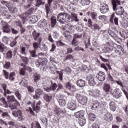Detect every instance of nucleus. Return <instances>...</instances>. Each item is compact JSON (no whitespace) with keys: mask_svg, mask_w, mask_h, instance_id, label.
Wrapping results in <instances>:
<instances>
[{"mask_svg":"<svg viewBox=\"0 0 128 128\" xmlns=\"http://www.w3.org/2000/svg\"><path fill=\"white\" fill-rule=\"evenodd\" d=\"M76 98L78 100V102L82 106H86V104H88V97L86 96L80 95V94H77L76 95Z\"/></svg>","mask_w":128,"mask_h":128,"instance_id":"20e7f679","label":"nucleus"},{"mask_svg":"<svg viewBox=\"0 0 128 128\" xmlns=\"http://www.w3.org/2000/svg\"><path fill=\"white\" fill-rule=\"evenodd\" d=\"M10 108L12 110H16V108H18V106L16 104L10 105Z\"/></svg>","mask_w":128,"mask_h":128,"instance_id":"680f3d73","label":"nucleus"},{"mask_svg":"<svg viewBox=\"0 0 128 128\" xmlns=\"http://www.w3.org/2000/svg\"><path fill=\"white\" fill-rule=\"evenodd\" d=\"M51 24H56V17L52 16L51 18Z\"/></svg>","mask_w":128,"mask_h":128,"instance_id":"6e6d98bb","label":"nucleus"},{"mask_svg":"<svg viewBox=\"0 0 128 128\" xmlns=\"http://www.w3.org/2000/svg\"><path fill=\"white\" fill-rule=\"evenodd\" d=\"M20 76H24L26 74V68H22L20 70Z\"/></svg>","mask_w":128,"mask_h":128,"instance_id":"0e129e2a","label":"nucleus"},{"mask_svg":"<svg viewBox=\"0 0 128 128\" xmlns=\"http://www.w3.org/2000/svg\"><path fill=\"white\" fill-rule=\"evenodd\" d=\"M3 32L5 34H10V26L9 25H6L3 27Z\"/></svg>","mask_w":128,"mask_h":128,"instance_id":"cd10ccee","label":"nucleus"},{"mask_svg":"<svg viewBox=\"0 0 128 128\" xmlns=\"http://www.w3.org/2000/svg\"><path fill=\"white\" fill-rule=\"evenodd\" d=\"M40 80V75L36 74L34 75V82H38Z\"/></svg>","mask_w":128,"mask_h":128,"instance_id":"ea45409f","label":"nucleus"},{"mask_svg":"<svg viewBox=\"0 0 128 128\" xmlns=\"http://www.w3.org/2000/svg\"><path fill=\"white\" fill-rule=\"evenodd\" d=\"M40 102H38L36 106L33 107V110L34 112H36L38 114V112H40Z\"/></svg>","mask_w":128,"mask_h":128,"instance_id":"a878e982","label":"nucleus"},{"mask_svg":"<svg viewBox=\"0 0 128 128\" xmlns=\"http://www.w3.org/2000/svg\"><path fill=\"white\" fill-rule=\"evenodd\" d=\"M84 114H86L84 111H80L76 113L75 116L76 118L80 120L82 118H84Z\"/></svg>","mask_w":128,"mask_h":128,"instance_id":"6ab92c4d","label":"nucleus"},{"mask_svg":"<svg viewBox=\"0 0 128 128\" xmlns=\"http://www.w3.org/2000/svg\"><path fill=\"white\" fill-rule=\"evenodd\" d=\"M87 80H88V84L90 86H96V80H94V77L90 75L88 76Z\"/></svg>","mask_w":128,"mask_h":128,"instance_id":"1a4fd4ad","label":"nucleus"},{"mask_svg":"<svg viewBox=\"0 0 128 128\" xmlns=\"http://www.w3.org/2000/svg\"><path fill=\"white\" fill-rule=\"evenodd\" d=\"M56 99L58 100L60 106L64 107L66 106V101L64 99V96L62 94L57 95Z\"/></svg>","mask_w":128,"mask_h":128,"instance_id":"39448f33","label":"nucleus"},{"mask_svg":"<svg viewBox=\"0 0 128 128\" xmlns=\"http://www.w3.org/2000/svg\"><path fill=\"white\" fill-rule=\"evenodd\" d=\"M103 90L106 93L110 92V85L105 84Z\"/></svg>","mask_w":128,"mask_h":128,"instance_id":"c85d7f7f","label":"nucleus"},{"mask_svg":"<svg viewBox=\"0 0 128 128\" xmlns=\"http://www.w3.org/2000/svg\"><path fill=\"white\" fill-rule=\"evenodd\" d=\"M1 4H5L12 12H14V10H12V4L10 2H6V1H2Z\"/></svg>","mask_w":128,"mask_h":128,"instance_id":"f3484780","label":"nucleus"},{"mask_svg":"<svg viewBox=\"0 0 128 128\" xmlns=\"http://www.w3.org/2000/svg\"><path fill=\"white\" fill-rule=\"evenodd\" d=\"M4 76H5L6 80H10L14 81V76H16V73L14 72H11L10 74L6 70H4Z\"/></svg>","mask_w":128,"mask_h":128,"instance_id":"0eeeda50","label":"nucleus"},{"mask_svg":"<svg viewBox=\"0 0 128 128\" xmlns=\"http://www.w3.org/2000/svg\"><path fill=\"white\" fill-rule=\"evenodd\" d=\"M11 66H12V64H10V62H7L5 64L4 68L6 70H10V68Z\"/></svg>","mask_w":128,"mask_h":128,"instance_id":"864d4df0","label":"nucleus"},{"mask_svg":"<svg viewBox=\"0 0 128 128\" xmlns=\"http://www.w3.org/2000/svg\"><path fill=\"white\" fill-rule=\"evenodd\" d=\"M44 100L47 102H50L52 100V96L46 95L44 96Z\"/></svg>","mask_w":128,"mask_h":128,"instance_id":"49530a36","label":"nucleus"},{"mask_svg":"<svg viewBox=\"0 0 128 128\" xmlns=\"http://www.w3.org/2000/svg\"><path fill=\"white\" fill-rule=\"evenodd\" d=\"M72 18L74 22H80V19H78V15L74 13H72Z\"/></svg>","mask_w":128,"mask_h":128,"instance_id":"2f4dec72","label":"nucleus"},{"mask_svg":"<svg viewBox=\"0 0 128 128\" xmlns=\"http://www.w3.org/2000/svg\"><path fill=\"white\" fill-rule=\"evenodd\" d=\"M63 35L66 38V40H70L72 38V37L70 35V32L68 31L65 32L63 34Z\"/></svg>","mask_w":128,"mask_h":128,"instance_id":"b1692460","label":"nucleus"},{"mask_svg":"<svg viewBox=\"0 0 128 128\" xmlns=\"http://www.w3.org/2000/svg\"><path fill=\"white\" fill-rule=\"evenodd\" d=\"M38 26L40 28H48V22L44 19L42 20L39 22Z\"/></svg>","mask_w":128,"mask_h":128,"instance_id":"2eb2a0df","label":"nucleus"},{"mask_svg":"<svg viewBox=\"0 0 128 128\" xmlns=\"http://www.w3.org/2000/svg\"><path fill=\"white\" fill-rule=\"evenodd\" d=\"M12 116L14 118H18L20 122H24V120H26V116H24V112L21 110L13 111Z\"/></svg>","mask_w":128,"mask_h":128,"instance_id":"7ed1b4c3","label":"nucleus"},{"mask_svg":"<svg viewBox=\"0 0 128 128\" xmlns=\"http://www.w3.org/2000/svg\"><path fill=\"white\" fill-rule=\"evenodd\" d=\"M52 6L50 4H47L46 5V10L47 12V14L48 15V14H50V7Z\"/></svg>","mask_w":128,"mask_h":128,"instance_id":"3c124183","label":"nucleus"},{"mask_svg":"<svg viewBox=\"0 0 128 128\" xmlns=\"http://www.w3.org/2000/svg\"><path fill=\"white\" fill-rule=\"evenodd\" d=\"M39 61L41 65V68H42V66H46V64H48V59H46V58L39 59Z\"/></svg>","mask_w":128,"mask_h":128,"instance_id":"bb28decb","label":"nucleus"},{"mask_svg":"<svg viewBox=\"0 0 128 128\" xmlns=\"http://www.w3.org/2000/svg\"><path fill=\"white\" fill-rule=\"evenodd\" d=\"M77 86H79V88H84V86H86V81L82 80H78L77 82Z\"/></svg>","mask_w":128,"mask_h":128,"instance_id":"393cba45","label":"nucleus"},{"mask_svg":"<svg viewBox=\"0 0 128 128\" xmlns=\"http://www.w3.org/2000/svg\"><path fill=\"white\" fill-rule=\"evenodd\" d=\"M88 94L90 96H94V98H100L102 96V94H100V91L98 90L89 91Z\"/></svg>","mask_w":128,"mask_h":128,"instance_id":"9d476101","label":"nucleus"},{"mask_svg":"<svg viewBox=\"0 0 128 128\" xmlns=\"http://www.w3.org/2000/svg\"><path fill=\"white\" fill-rule=\"evenodd\" d=\"M28 80L24 78L22 80L21 82H20V84L22 86H24V88H28Z\"/></svg>","mask_w":128,"mask_h":128,"instance_id":"e433bc0d","label":"nucleus"},{"mask_svg":"<svg viewBox=\"0 0 128 128\" xmlns=\"http://www.w3.org/2000/svg\"><path fill=\"white\" fill-rule=\"evenodd\" d=\"M104 120H106V122H112V120L114 119L112 118V115L110 113H107L104 116Z\"/></svg>","mask_w":128,"mask_h":128,"instance_id":"dca6fc26","label":"nucleus"},{"mask_svg":"<svg viewBox=\"0 0 128 128\" xmlns=\"http://www.w3.org/2000/svg\"><path fill=\"white\" fill-rule=\"evenodd\" d=\"M109 106L110 110H112V112H116V102L112 101H110Z\"/></svg>","mask_w":128,"mask_h":128,"instance_id":"412c9836","label":"nucleus"},{"mask_svg":"<svg viewBox=\"0 0 128 128\" xmlns=\"http://www.w3.org/2000/svg\"><path fill=\"white\" fill-rule=\"evenodd\" d=\"M88 118L91 122H95L96 117V114H94V113H90L88 116Z\"/></svg>","mask_w":128,"mask_h":128,"instance_id":"7c9ffc66","label":"nucleus"},{"mask_svg":"<svg viewBox=\"0 0 128 128\" xmlns=\"http://www.w3.org/2000/svg\"><path fill=\"white\" fill-rule=\"evenodd\" d=\"M33 48H34V50H38V49L40 48V44L36 42H34L33 44Z\"/></svg>","mask_w":128,"mask_h":128,"instance_id":"8fccbe9b","label":"nucleus"},{"mask_svg":"<svg viewBox=\"0 0 128 128\" xmlns=\"http://www.w3.org/2000/svg\"><path fill=\"white\" fill-rule=\"evenodd\" d=\"M68 108L70 110H76V104L74 101H72L71 102H69L68 103Z\"/></svg>","mask_w":128,"mask_h":128,"instance_id":"f8f14e48","label":"nucleus"},{"mask_svg":"<svg viewBox=\"0 0 128 128\" xmlns=\"http://www.w3.org/2000/svg\"><path fill=\"white\" fill-rule=\"evenodd\" d=\"M100 108V104L98 102V101H95L93 106H92V110H99Z\"/></svg>","mask_w":128,"mask_h":128,"instance_id":"a211bd4d","label":"nucleus"},{"mask_svg":"<svg viewBox=\"0 0 128 128\" xmlns=\"http://www.w3.org/2000/svg\"><path fill=\"white\" fill-rule=\"evenodd\" d=\"M36 50H34L30 52L32 58H37L38 56H36Z\"/></svg>","mask_w":128,"mask_h":128,"instance_id":"bf43d9fd","label":"nucleus"},{"mask_svg":"<svg viewBox=\"0 0 128 128\" xmlns=\"http://www.w3.org/2000/svg\"><path fill=\"white\" fill-rule=\"evenodd\" d=\"M2 41L4 42V44H8V42H10V39H8V37L5 36L4 37Z\"/></svg>","mask_w":128,"mask_h":128,"instance_id":"052dcab7","label":"nucleus"},{"mask_svg":"<svg viewBox=\"0 0 128 128\" xmlns=\"http://www.w3.org/2000/svg\"><path fill=\"white\" fill-rule=\"evenodd\" d=\"M122 94V91L119 88H117L114 90L112 96L115 98H120Z\"/></svg>","mask_w":128,"mask_h":128,"instance_id":"9b49d317","label":"nucleus"},{"mask_svg":"<svg viewBox=\"0 0 128 128\" xmlns=\"http://www.w3.org/2000/svg\"><path fill=\"white\" fill-rule=\"evenodd\" d=\"M54 112L57 114V116H60V114H62L63 112L62 110L58 107L55 108Z\"/></svg>","mask_w":128,"mask_h":128,"instance_id":"79ce46f5","label":"nucleus"},{"mask_svg":"<svg viewBox=\"0 0 128 128\" xmlns=\"http://www.w3.org/2000/svg\"><path fill=\"white\" fill-rule=\"evenodd\" d=\"M57 74L59 75L60 80L61 82H62L64 80V73L62 72L57 71Z\"/></svg>","mask_w":128,"mask_h":128,"instance_id":"de8ad7c7","label":"nucleus"},{"mask_svg":"<svg viewBox=\"0 0 128 128\" xmlns=\"http://www.w3.org/2000/svg\"><path fill=\"white\" fill-rule=\"evenodd\" d=\"M126 32H124V31H122L120 32L121 36L123 38H124V39L126 38Z\"/></svg>","mask_w":128,"mask_h":128,"instance_id":"e2e57ef3","label":"nucleus"},{"mask_svg":"<svg viewBox=\"0 0 128 128\" xmlns=\"http://www.w3.org/2000/svg\"><path fill=\"white\" fill-rule=\"evenodd\" d=\"M66 87L68 90H70L71 92H74V90H76V86L72 84L70 82L67 83L66 84Z\"/></svg>","mask_w":128,"mask_h":128,"instance_id":"5701e85b","label":"nucleus"},{"mask_svg":"<svg viewBox=\"0 0 128 128\" xmlns=\"http://www.w3.org/2000/svg\"><path fill=\"white\" fill-rule=\"evenodd\" d=\"M40 46H42H42L40 47V50H42V52H48V46H46V44L42 42Z\"/></svg>","mask_w":128,"mask_h":128,"instance_id":"c756f323","label":"nucleus"},{"mask_svg":"<svg viewBox=\"0 0 128 128\" xmlns=\"http://www.w3.org/2000/svg\"><path fill=\"white\" fill-rule=\"evenodd\" d=\"M15 96H16V97L19 100H22V95L20 94V93L18 91H16L15 94Z\"/></svg>","mask_w":128,"mask_h":128,"instance_id":"603ef678","label":"nucleus"},{"mask_svg":"<svg viewBox=\"0 0 128 128\" xmlns=\"http://www.w3.org/2000/svg\"><path fill=\"white\" fill-rule=\"evenodd\" d=\"M30 20L32 24H36L38 22V17L36 16H32L30 18Z\"/></svg>","mask_w":128,"mask_h":128,"instance_id":"4c0bfd02","label":"nucleus"},{"mask_svg":"<svg viewBox=\"0 0 128 128\" xmlns=\"http://www.w3.org/2000/svg\"><path fill=\"white\" fill-rule=\"evenodd\" d=\"M12 52L11 50L8 51L6 53V58H8V60H12Z\"/></svg>","mask_w":128,"mask_h":128,"instance_id":"37998d69","label":"nucleus"},{"mask_svg":"<svg viewBox=\"0 0 128 128\" xmlns=\"http://www.w3.org/2000/svg\"><path fill=\"white\" fill-rule=\"evenodd\" d=\"M28 4L24 6V8L28 10V8H31L34 4V0H28Z\"/></svg>","mask_w":128,"mask_h":128,"instance_id":"72a5a7b5","label":"nucleus"},{"mask_svg":"<svg viewBox=\"0 0 128 128\" xmlns=\"http://www.w3.org/2000/svg\"><path fill=\"white\" fill-rule=\"evenodd\" d=\"M26 49L24 47H22L21 48V50H20V54H22L23 56H26Z\"/></svg>","mask_w":128,"mask_h":128,"instance_id":"09e8293b","label":"nucleus"},{"mask_svg":"<svg viewBox=\"0 0 128 128\" xmlns=\"http://www.w3.org/2000/svg\"><path fill=\"white\" fill-rule=\"evenodd\" d=\"M82 38V34H76L74 35V40H78V38Z\"/></svg>","mask_w":128,"mask_h":128,"instance_id":"69168bd1","label":"nucleus"},{"mask_svg":"<svg viewBox=\"0 0 128 128\" xmlns=\"http://www.w3.org/2000/svg\"><path fill=\"white\" fill-rule=\"evenodd\" d=\"M100 11L102 14H108V12H110V8H108V6L106 4H104L101 7Z\"/></svg>","mask_w":128,"mask_h":128,"instance_id":"ddd939ff","label":"nucleus"},{"mask_svg":"<svg viewBox=\"0 0 128 128\" xmlns=\"http://www.w3.org/2000/svg\"><path fill=\"white\" fill-rule=\"evenodd\" d=\"M80 4L82 6H90V0H81L80 2Z\"/></svg>","mask_w":128,"mask_h":128,"instance_id":"473e14b6","label":"nucleus"},{"mask_svg":"<svg viewBox=\"0 0 128 128\" xmlns=\"http://www.w3.org/2000/svg\"><path fill=\"white\" fill-rule=\"evenodd\" d=\"M14 24H16L18 26H19V28H22V22H20V21L19 20H17L14 22Z\"/></svg>","mask_w":128,"mask_h":128,"instance_id":"338daca9","label":"nucleus"},{"mask_svg":"<svg viewBox=\"0 0 128 128\" xmlns=\"http://www.w3.org/2000/svg\"><path fill=\"white\" fill-rule=\"evenodd\" d=\"M57 44L58 46H66V44L62 42V41H59L57 42Z\"/></svg>","mask_w":128,"mask_h":128,"instance_id":"774afa93","label":"nucleus"},{"mask_svg":"<svg viewBox=\"0 0 128 128\" xmlns=\"http://www.w3.org/2000/svg\"><path fill=\"white\" fill-rule=\"evenodd\" d=\"M122 18H124L125 20H128V14L126 12L124 11L121 16Z\"/></svg>","mask_w":128,"mask_h":128,"instance_id":"a18cd8bd","label":"nucleus"},{"mask_svg":"<svg viewBox=\"0 0 128 128\" xmlns=\"http://www.w3.org/2000/svg\"><path fill=\"white\" fill-rule=\"evenodd\" d=\"M112 44L108 42L104 46V48L102 49V51L104 54H108L110 52H112Z\"/></svg>","mask_w":128,"mask_h":128,"instance_id":"6e6552de","label":"nucleus"},{"mask_svg":"<svg viewBox=\"0 0 128 128\" xmlns=\"http://www.w3.org/2000/svg\"><path fill=\"white\" fill-rule=\"evenodd\" d=\"M50 88L52 90H53L54 92L58 88V84L56 83L54 84V82L52 81V86Z\"/></svg>","mask_w":128,"mask_h":128,"instance_id":"c03bdc74","label":"nucleus"},{"mask_svg":"<svg viewBox=\"0 0 128 128\" xmlns=\"http://www.w3.org/2000/svg\"><path fill=\"white\" fill-rule=\"evenodd\" d=\"M86 124V118H82L81 119H80L79 124L80 126H84Z\"/></svg>","mask_w":128,"mask_h":128,"instance_id":"f704fd0d","label":"nucleus"},{"mask_svg":"<svg viewBox=\"0 0 128 128\" xmlns=\"http://www.w3.org/2000/svg\"><path fill=\"white\" fill-rule=\"evenodd\" d=\"M7 100H8V102H10L11 104H12V102H17L18 104V100H16V97H14V96H8Z\"/></svg>","mask_w":128,"mask_h":128,"instance_id":"4be33fe9","label":"nucleus"},{"mask_svg":"<svg viewBox=\"0 0 128 128\" xmlns=\"http://www.w3.org/2000/svg\"><path fill=\"white\" fill-rule=\"evenodd\" d=\"M112 4L113 10L114 12H116V14L121 16L124 11V9L122 7H118V6H120V2L118 0H112Z\"/></svg>","mask_w":128,"mask_h":128,"instance_id":"f257e3e1","label":"nucleus"},{"mask_svg":"<svg viewBox=\"0 0 128 128\" xmlns=\"http://www.w3.org/2000/svg\"><path fill=\"white\" fill-rule=\"evenodd\" d=\"M56 20L60 23L64 24L66 22H68L70 20V16L68 14L62 12L58 16Z\"/></svg>","mask_w":128,"mask_h":128,"instance_id":"f03ea898","label":"nucleus"},{"mask_svg":"<svg viewBox=\"0 0 128 128\" xmlns=\"http://www.w3.org/2000/svg\"><path fill=\"white\" fill-rule=\"evenodd\" d=\"M20 18L22 20L24 24H26V14H24L23 15L19 16Z\"/></svg>","mask_w":128,"mask_h":128,"instance_id":"58836bf2","label":"nucleus"},{"mask_svg":"<svg viewBox=\"0 0 128 128\" xmlns=\"http://www.w3.org/2000/svg\"><path fill=\"white\" fill-rule=\"evenodd\" d=\"M96 78L100 82H104L106 80V74L104 72H100L97 74Z\"/></svg>","mask_w":128,"mask_h":128,"instance_id":"4468645a","label":"nucleus"},{"mask_svg":"<svg viewBox=\"0 0 128 128\" xmlns=\"http://www.w3.org/2000/svg\"><path fill=\"white\" fill-rule=\"evenodd\" d=\"M22 60V61L26 64H28V59L26 57H24L22 56H20Z\"/></svg>","mask_w":128,"mask_h":128,"instance_id":"5fc2aeb1","label":"nucleus"},{"mask_svg":"<svg viewBox=\"0 0 128 128\" xmlns=\"http://www.w3.org/2000/svg\"><path fill=\"white\" fill-rule=\"evenodd\" d=\"M36 94V95L34 96V100H38L40 96L42 94V90L40 89H37Z\"/></svg>","mask_w":128,"mask_h":128,"instance_id":"aec40b11","label":"nucleus"},{"mask_svg":"<svg viewBox=\"0 0 128 128\" xmlns=\"http://www.w3.org/2000/svg\"><path fill=\"white\" fill-rule=\"evenodd\" d=\"M28 90V92H34V87L32 86H27Z\"/></svg>","mask_w":128,"mask_h":128,"instance_id":"13d9d810","label":"nucleus"},{"mask_svg":"<svg viewBox=\"0 0 128 128\" xmlns=\"http://www.w3.org/2000/svg\"><path fill=\"white\" fill-rule=\"evenodd\" d=\"M44 4H46V2H44V0H38L36 6L40 8V6H44Z\"/></svg>","mask_w":128,"mask_h":128,"instance_id":"a19ab883","label":"nucleus"},{"mask_svg":"<svg viewBox=\"0 0 128 128\" xmlns=\"http://www.w3.org/2000/svg\"><path fill=\"white\" fill-rule=\"evenodd\" d=\"M40 34L36 32V31H34L33 32V37L35 42H38V38H40Z\"/></svg>","mask_w":128,"mask_h":128,"instance_id":"c9c22d12","label":"nucleus"},{"mask_svg":"<svg viewBox=\"0 0 128 128\" xmlns=\"http://www.w3.org/2000/svg\"><path fill=\"white\" fill-rule=\"evenodd\" d=\"M116 84H118V86H120V88H124V83L122 81H120V80L116 81Z\"/></svg>","mask_w":128,"mask_h":128,"instance_id":"4d7b16f0","label":"nucleus"},{"mask_svg":"<svg viewBox=\"0 0 128 128\" xmlns=\"http://www.w3.org/2000/svg\"><path fill=\"white\" fill-rule=\"evenodd\" d=\"M115 52L116 56H122L124 54V49L121 46H118L116 48Z\"/></svg>","mask_w":128,"mask_h":128,"instance_id":"423d86ee","label":"nucleus"}]
</instances>
